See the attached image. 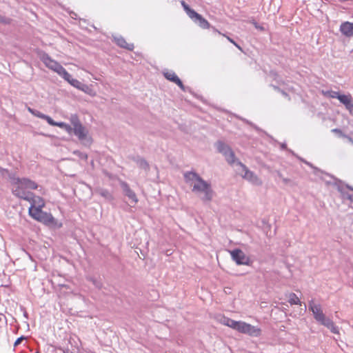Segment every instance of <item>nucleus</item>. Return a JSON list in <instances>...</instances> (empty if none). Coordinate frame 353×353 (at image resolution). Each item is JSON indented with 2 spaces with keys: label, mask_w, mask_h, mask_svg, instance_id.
Returning <instances> with one entry per match:
<instances>
[{
  "label": "nucleus",
  "mask_w": 353,
  "mask_h": 353,
  "mask_svg": "<svg viewBox=\"0 0 353 353\" xmlns=\"http://www.w3.org/2000/svg\"><path fill=\"white\" fill-rule=\"evenodd\" d=\"M39 58L46 68L57 73L71 86L90 97L97 96V91L94 89L92 84L83 83L74 78L58 61L51 58L48 54L42 52L40 54Z\"/></svg>",
  "instance_id": "1"
},
{
  "label": "nucleus",
  "mask_w": 353,
  "mask_h": 353,
  "mask_svg": "<svg viewBox=\"0 0 353 353\" xmlns=\"http://www.w3.org/2000/svg\"><path fill=\"white\" fill-rule=\"evenodd\" d=\"M23 199L30 203L28 214L33 219L54 229H59L63 226L61 220L54 217L51 213L43 210L46 202L41 197L28 194L23 196Z\"/></svg>",
  "instance_id": "2"
},
{
  "label": "nucleus",
  "mask_w": 353,
  "mask_h": 353,
  "mask_svg": "<svg viewBox=\"0 0 353 353\" xmlns=\"http://www.w3.org/2000/svg\"><path fill=\"white\" fill-rule=\"evenodd\" d=\"M185 180L192 188V192L202 201H210L214 196V192L209 183L204 181L194 172H189L184 175Z\"/></svg>",
  "instance_id": "3"
},
{
  "label": "nucleus",
  "mask_w": 353,
  "mask_h": 353,
  "mask_svg": "<svg viewBox=\"0 0 353 353\" xmlns=\"http://www.w3.org/2000/svg\"><path fill=\"white\" fill-rule=\"evenodd\" d=\"M219 321L223 325L244 334H248L252 337H259L262 334L261 329L243 321H235L226 316H221Z\"/></svg>",
  "instance_id": "4"
},
{
  "label": "nucleus",
  "mask_w": 353,
  "mask_h": 353,
  "mask_svg": "<svg viewBox=\"0 0 353 353\" xmlns=\"http://www.w3.org/2000/svg\"><path fill=\"white\" fill-rule=\"evenodd\" d=\"M70 121L73 126L72 132L81 143L85 146H90L92 143V138L89 130L81 123L78 117L76 114H72L70 117Z\"/></svg>",
  "instance_id": "5"
},
{
  "label": "nucleus",
  "mask_w": 353,
  "mask_h": 353,
  "mask_svg": "<svg viewBox=\"0 0 353 353\" xmlns=\"http://www.w3.org/2000/svg\"><path fill=\"white\" fill-rule=\"evenodd\" d=\"M310 309L312 312L314 319L322 325L327 327L334 334H339V329L334 325L333 322L328 318H327L320 307L319 305L315 303H311L310 304Z\"/></svg>",
  "instance_id": "6"
},
{
  "label": "nucleus",
  "mask_w": 353,
  "mask_h": 353,
  "mask_svg": "<svg viewBox=\"0 0 353 353\" xmlns=\"http://www.w3.org/2000/svg\"><path fill=\"white\" fill-rule=\"evenodd\" d=\"M214 148L216 152L221 154L228 164L234 167L239 161L232 148L222 141H217L214 143Z\"/></svg>",
  "instance_id": "7"
},
{
  "label": "nucleus",
  "mask_w": 353,
  "mask_h": 353,
  "mask_svg": "<svg viewBox=\"0 0 353 353\" xmlns=\"http://www.w3.org/2000/svg\"><path fill=\"white\" fill-rule=\"evenodd\" d=\"M236 172L245 180L255 185L261 184V179L240 161L233 167Z\"/></svg>",
  "instance_id": "8"
},
{
  "label": "nucleus",
  "mask_w": 353,
  "mask_h": 353,
  "mask_svg": "<svg viewBox=\"0 0 353 353\" xmlns=\"http://www.w3.org/2000/svg\"><path fill=\"white\" fill-rule=\"evenodd\" d=\"M181 5L183 6L184 10H185L188 17L194 21V22L197 23L198 25L203 29L210 28V23L205 20L203 17L196 12L194 10H192L189 8V6L184 2H181Z\"/></svg>",
  "instance_id": "9"
},
{
  "label": "nucleus",
  "mask_w": 353,
  "mask_h": 353,
  "mask_svg": "<svg viewBox=\"0 0 353 353\" xmlns=\"http://www.w3.org/2000/svg\"><path fill=\"white\" fill-rule=\"evenodd\" d=\"M232 259L239 265H250L252 261L243 250L234 249L230 251Z\"/></svg>",
  "instance_id": "10"
},
{
  "label": "nucleus",
  "mask_w": 353,
  "mask_h": 353,
  "mask_svg": "<svg viewBox=\"0 0 353 353\" xmlns=\"http://www.w3.org/2000/svg\"><path fill=\"white\" fill-rule=\"evenodd\" d=\"M10 181L12 185L13 194L19 198L22 196V183L19 177L14 175L10 176Z\"/></svg>",
  "instance_id": "11"
},
{
  "label": "nucleus",
  "mask_w": 353,
  "mask_h": 353,
  "mask_svg": "<svg viewBox=\"0 0 353 353\" xmlns=\"http://www.w3.org/2000/svg\"><path fill=\"white\" fill-rule=\"evenodd\" d=\"M341 34L346 37L351 38L353 37V23L350 21H344L339 26Z\"/></svg>",
  "instance_id": "12"
},
{
  "label": "nucleus",
  "mask_w": 353,
  "mask_h": 353,
  "mask_svg": "<svg viewBox=\"0 0 353 353\" xmlns=\"http://www.w3.org/2000/svg\"><path fill=\"white\" fill-rule=\"evenodd\" d=\"M123 191L125 196H127L128 198V199L130 200V202L131 204L134 205L138 203L139 199H138L137 194L127 185H123Z\"/></svg>",
  "instance_id": "13"
},
{
  "label": "nucleus",
  "mask_w": 353,
  "mask_h": 353,
  "mask_svg": "<svg viewBox=\"0 0 353 353\" xmlns=\"http://www.w3.org/2000/svg\"><path fill=\"white\" fill-rule=\"evenodd\" d=\"M48 124L52 126H57L64 130L69 134L72 133L73 126L72 124L70 125L65 122H56L52 119H48Z\"/></svg>",
  "instance_id": "14"
},
{
  "label": "nucleus",
  "mask_w": 353,
  "mask_h": 353,
  "mask_svg": "<svg viewBox=\"0 0 353 353\" xmlns=\"http://www.w3.org/2000/svg\"><path fill=\"white\" fill-rule=\"evenodd\" d=\"M135 240L137 244L142 246H147L148 244V236L145 232H137Z\"/></svg>",
  "instance_id": "15"
},
{
  "label": "nucleus",
  "mask_w": 353,
  "mask_h": 353,
  "mask_svg": "<svg viewBox=\"0 0 353 353\" xmlns=\"http://www.w3.org/2000/svg\"><path fill=\"white\" fill-rule=\"evenodd\" d=\"M164 76L165 77L172 81V82H174L175 83H176L180 88H183V83L181 81V80L178 78V77L175 74V73L172 72H165L164 73Z\"/></svg>",
  "instance_id": "16"
},
{
  "label": "nucleus",
  "mask_w": 353,
  "mask_h": 353,
  "mask_svg": "<svg viewBox=\"0 0 353 353\" xmlns=\"http://www.w3.org/2000/svg\"><path fill=\"white\" fill-rule=\"evenodd\" d=\"M285 297L288 300V302L290 305H301V302L298 296L293 292H288L285 294Z\"/></svg>",
  "instance_id": "17"
},
{
  "label": "nucleus",
  "mask_w": 353,
  "mask_h": 353,
  "mask_svg": "<svg viewBox=\"0 0 353 353\" xmlns=\"http://www.w3.org/2000/svg\"><path fill=\"white\" fill-rule=\"evenodd\" d=\"M37 188V184L30 179H23V190H34ZM28 194H30L28 192L26 195H23V196H26ZM23 194H25V192H23Z\"/></svg>",
  "instance_id": "18"
},
{
  "label": "nucleus",
  "mask_w": 353,
  "mask_h": 353,
  "mask_svg": "<svg viewBox=\"0 0 353 353\" xmlns=\"http://www.w3.org/2000/svg\"><path fill=\"white\" fill-rule=\"evenodd\" d=\"M337 99L341 103L345 105V108L352 103V97L350 95L337 94Z\"/></svg>",
  "instance_id": "19"
},
{
  "label": "nucleus",
  "mask_w": 353,
  "mask_h": 353,
  "mask_svg": "<svg viewBox=\"0 0 353 353\" xmlns=\"http://www.w3.org/2000/svg\"><path fill=\"white\" fill-rule=\"evenodd\" d=\"M28 111L30 112H31L32 114H33L36 117H39V118L43 119H45L48 123V119H52L50 117H49L48 115H46L44 114H42V113H41V112H39L38 111H34V110H32L30 108H28Z\"/></svg>",
  "instance_id": "20"
},
{
  "label": "nucleus",
  "mask_w": 353,
  "mask_h": 353,
  "mask_svg": "<svg viewBox=\"0 0 353 353\" xmlns=\"http://www.w3.org/2000/svg\"><path fill=\"white\" fill-rule=\"evenodd\" d=\"M117 43L119 46L123 48H128L129 50H132L133 48V46L130 43H128L123 39L119 38L117 39Z\"/></svg>",
  "instance_id": "21"
},
{
  "label": "nucleus",
  "mask_w": 353,
  "mask_h": 353,
  "mask_svg": "<svg viewBox=\"0 0 353 353\" xmlns=\"http://www.w3.org/2000/svg\"><path fill=\"white\" fill-rule=\"evenodd\" d=\"M346 108L349 110V112L353 114V103H351Z\"/></svg>",
  "instance_id": "22"
},
{
  "label": "nucleus",
  "mask_w": 353,
  "mask_h": 353,
  "mask_svg": "<svg viewBox=\"0 0 353 353\" xmlns=\"http://www.w3.org/2000/svg\"><path fill=\"white\" fill-rule=\"evenodd\" d=\"M22 342V336H21L20 337H19L15 343H14V346H17L19 344H20Z\"/></svg>",
  "instance_id": "23"
},
{
  "label": "nucleus",
  "mask_w": 353,
  "mask_h": 353,
  "mask_svg": "<svg viewBox=\"0 0 353 353\" xmlns=\"http://www.w3.org/2000/svg\"><path fill=\"white\" fill-rule=\"evenodd\" d=\"M337 94H339V93L337 92H330L329 96L332 98H336L337 99Z\"/></svg>",
  "instance_id": "24"
},
{
  "label": "nucleus",
  "mask_w": 353,
  "mask_h": 353,
  "mask_svg": "<svg viewBox=\"0 0 353 353\" xmlns=\"http://www.w3.org/2000/svg\"><path fill=\"white\" fill-rule=\"evenodd\" d=\"M9 22L6 20L3 17L0 16V23H8Z\"/></svg>",
  "instance_id": "25"
},
{
  "label": "nucleus",
  "mask_w": 353,
  "mask_h": 353,
  "mask_svg": "<svg viewBox=\"0 0 353 353\" xmlns=\"http://www.w3.org/2000/svg\"><path fill=\"white\" fill-rule=\"evenodd\" d=\"M228 39L232 43H234L239 50H241V48L237 45L232 39H230L229 37H228Z\"/></svg>",
  "instance_id": "26"
},
{
  "label": "nucleus",
  "mask_w": 353,
  "mask_h": 353,
  "mask_svg": "<svg viewBox=\"0 0 353 353\" xmlns=\"http://www.w3.org/2000/svg\"><path fill=\"white\" fill-rule=\"evenodd\" d=\"M4 318H5L4 315L2 314H0V322L3 321Z\"/></svg>",
  "instance_id": "27"
},
{
  "label": "nucleus",
  "mask_w": 353,
  "mask_h": 353,
  "mask_svg": "<svg viewBox=\"0 0 353 353\" xmlns=\"http://www.w3.org/2000/svg\"><path fill=\"white\" fill-rule=\"evenodd\" d=\"M347 139L350 142V143H352L353 145V140H352V139L350 138V137H347Z\"/></svg>",
  "instance_id": "28"
},
{
  "label": "nucleus",
  "mask_w": 353,
  "mask_h": 353,
  "mask_svg": "<svg viewBox=\"0 0 353 353\" xmlns=\"http://www.w3.org/2000/svg\"><path fill=\"white\" fill-rule=\"evenodd\" d=\"M103 195H104V196H110V195H109V194H108V192L104 193V194H103Z\"/></svg>",
  "instance_id": "29"
},
{
  "label": "nucleus",
  "mask_w": 353,
  "mask_h": 353,
  "mask_svg": "<svg viewBox=\"0 0 353 353\" xmlns=\"http://www.w3.org/2000/svg\"><path fill=\"white\" fill-rule=\"evenodd\" d=\"M333 131H334V132H339V133L340 132H339V130H334Z\"/></svg>",
  "instance_id": "30"
}]
</instances>
